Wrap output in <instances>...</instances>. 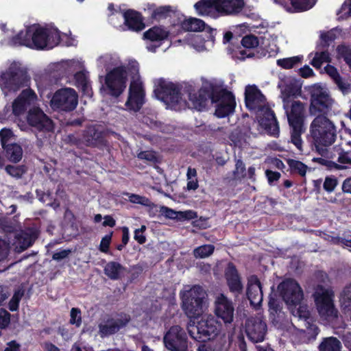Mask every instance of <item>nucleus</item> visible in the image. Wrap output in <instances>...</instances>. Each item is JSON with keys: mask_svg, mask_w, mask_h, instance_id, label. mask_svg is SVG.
Here are the masks:
<instances>
[{"mask_svg": "<svg viewBox=\"0 0 351 351\" xmlns=\"http://www.w3.org/2000/svg\"><path fill=\"white\" fill-rule=\"evenodd\" d=\"M60 41V36L49 29L34 25L27 27L25 31H20L12 36L11 42L14 45L26 46L36 49L53 48Z\"/></svg>", "mask_w": 351, "mask_h": 351, "instance_id": "f257e3e1", "label": "nucleus"}, {"mask_svg": "<svg viewBox=\"0 0 351 351\" xmlns=\"http://www.w3.org/2000/svg\"><path fill=\"white\" fill-rule=\"evenodd\" d=\"M310 136L312 146L324 156L326 147L333 144L337 138L336 127L327 117L317 116L311 123Z\"/></svg>", "mask_w": 351, "mask_h": 351, "instance_id": "f03ea898", "label": "nucleus"}, {"mask_svg": "<svg viewBox=\"0 0 351 351\" xmlns=\"http://www.w3.org/2000/svg\"><path fill=\"white\" fill-rule=\"evenodd\" d=\"M289 103H283V106L291 128V142L299 150H302L301 135L305 131V106L300 101H293L290 106Z\"/></svg>", "mask_w": 351, "mask_h": 351, "instance_id": "7ed1b4c3", "label": "nucleus"}, {"mask_svg": "<svg viewBox=\"0 0 351 351\" xmlns=\"http://www.w3.org/2000/svg\"><path fill=\"white\" fill-rule=\"evenodd\" d=\"M180 295L182 309L188 317L196 318L202 315L207 294L200 285H193Z\"/></svg>", "mask_w": 351, "mask_h": 351, "instance_id": "20e7f679", "label": "nucleus"}, {"mask_svg": "<svg viewBox=\"0 0 351 351\" xmlns=\"http://www.w3.org/2000/svg\"><path fill=\"white\" fill-rule=\"evenodd\" d=\"M220 324L212 316L197 322H190L187 326L190 337L199 342L214 339L219 333Z\"/></svg>", "mask_w": 351, "mask_h": 351, "instance_id": "39448f33", "label": "nucleus"}, {"mask_svg": "<svg viewBox=\"0 0 351 351\" xmlns=\"http://www.w3.org/2000/svg\"><path fill=\"white\" fill-rule=\"evenodd\" d=\"M30 77L27 71L16 64H11L2 73L0 85L3 91L16 92L22 88L29 86Z\"/></svg>", "mask_w": 351, "mask_h": 351, "instance_id": "423d86ee", "label": "nucleus"}, {"mask_svg": "<svg viewBox=\"0 0 351 351\" xmlns=\"http://www.w3.org/2000/svg\"><path fill=\"white\" fill-rule=\"evenodd\" d=\"M334 99L330 94L319 85L313 86L310 91L309 113L311 115L325 116L330 112Z\"/></svg>", "mask_w": 351, "mask_h": 351, "instance_id": "0eeeda50", "label": "nucleus"}, {"mask_svg": "<svg viewBox=\"0 0 351 351\" xmlns=\"http://www.w3.org/2000/svg\"><path fill=\"white\" fill-rule=\"evenodd\" d=\"M154 93L156 97L164 102L170 108L179 110L185 103L182 100L180 88L173 82H168L160 79L155 88Z\"/></svg>", "mask_w": 351, "mask_h": 351, "instance_id": "6e6552de", "label": "nucleus"}, {"mask_svg": "<svg viewBox=\"0 0 351 351\" xmlns=\"http://www.w3.org/2000/svg\"><path fill=\"white\" fill-rule=\"evenodd\" d=\"M127 71L125 66L113 68L105 76L106 93L114 98H118L124 92L127 86Z\"/></svg>", "mask_w": 351, "mask_h": 351, "instance_id": "1a4fd4ad", "label": "nucleus"}, {"mask_svg": "<svg viewBox=\"0 0 351 351\" xmlns=\"http://www.w3.org/2000/svg\"><path fill=\"white\" fill-rule=\"evenodd\" d=\"M313 295L317 311L321 317H337V311L332 300L333 292L331 290L325 289L322 285H318Z\"/></svg>", "mask_w": 351, "mask_h": 351, "instance_id": "9d476101", "label": "nucleus"}, {"mask_svg": "<svg viewBox=\"0 0 351 351\" xmlns=\"http://www.w3.org/2000/svg\"><path fill=\"white\" fill-rule=\"evenodd\" d=\"M214 98L212 104H215L216 117L224 118L233 113L236 107V101L232 92L219 85Z\"/></svg>", "mask_w": 351, "mask_h": 351, "instance_id": "9b49d317", "label": "nucleus"}, {"mask_svg": "<svg viewBox=\"0 0 351 351\" xmlns=\"http://www.w3.org/2000/svg\"><path fill=\"white\" fill-rule=\"evenodd\" d=\"M77 103V94L71 88L58 90L51 99V106L53 109L65 112L75 110Z\"/></svg>", "mask_w": 351, "mask_h": 351, "instance_id": "f8f14e48", "label": "nucleus"}, {"mask_svg": "<svg viewBox=\"0 0 351 351\" xmlns=\"http://www.w3.org/2000/svg\"><path fill=\"white\" fill-rule=\"evenodd\" d=\"M166 348L170 351H189L186 332L181 326H171L164 336Z\"/></svg>", "mask_w": 351, "mask_h": 351, "instance_id": "ddd939ff", "label": "nucleus"}, {"mask_svg": "<svg viewBox=\"0 0 351 351\" xmlns=\"http://www.w3.org/2000/svg\"><path fill=\"white\" fill-rule=\"evenodd\" d=\"M278 289L283 300L289 306H296L303 299V291L294 279L283 280L278 285Z\"/></svg>", "mask_w": 351, "mask_h": 351, "instance_id": "4468645a", "label": "nucleus"}, {"mask_svg": "<svg viewBox=\"0 0 351 351\" xmlns=\"http://www.w3.org/2000/svg\"><path fill=\"white\" fill-rule=\"evenodd\" d=\"M218 86L215 83L208 82L203 84L197 93H190L189 99L192 101L194 108L201 111L206 108L209 99L213 103Z\"/></svg>", "mask_w": 351, "mask_h": 351, "instance_id": "2eb2a0df", "label": "nucleus"}, {"mask_svg": "<svg viewBox=\"0 0 351 351\" xmlns=\"http://www.w3.org/2000/svg\"><path fill=\"white\" fill-rule=\"evenodd\" d=\"M245 330L249 339L254 343L264 341L267 326L261 317H250L245 321Z\"/></svg>", "mask_w": 351, "mask_h": 351, "instance_id": "dca6fc26", "label": "nucleus"}, {"mask_svg": "<svg viewBox=\"0 0 351 351\" xmlns=\"http://www.w3.org/2000/svg\"><path fill=\"white\" fill-rule=\"evenodd\" d=\"M119 317H108L99 324V332L101 337H108L125 328L130 321V317L125 313L118 315Z\"/></svg>", "mask_w": 351, "mask_h": 351, "instance_id": "f3484780", "label": "nucleus"}, {"mask_svg": "<svg viewBox=\"0 0 351 351\" xmlns=\"http://www.w3.org/2000/svg\"><path fill=\"white\" fill-rule=\"evenodd\" d=\"M28 124L38 131L50 132L53 129L52 120L38 107L29 109L27 115Z\"/></svg>", "mask_w": 351, "mask_h": 351, "instance_id": "a211bd4d", "label": "nucleus"}, {"mask_svg": "<svg viewBox=\"0 0 351 351\" xmlns=\"http://www.w3.org/2000/svg\"><path fill=\"white\" fill-rule=\"evenodd\" d=\"M145 93L141 82L133 81L129 87L128 97L125 106L130 111L138 112L144 105Z\"/></svg>", "mask_w": 351, "mask_h": 351, "instance_id": "6ab92c4d", "label": "nucleus"}, {"mask_svg": "<svg viewBox=\"0 0 351 351\" xmlns=\"http://www.w3.org/2000/svg\"><path fill=\"white\" fill-rule=\"evenodd\" d=\"M234 308L232 302L223 294H220L215 302V314L226 325L234 319Z\"/></svg>", "mask_w": 351, "mask_h": 351, "instance_id": "aec40b11", "label": "nucleus"}, {"mask_svg": "<svg viewBox=\"0 0 351 351\" xmlns=\"http://www.w3.org/2000/svg\"><path fill=\"white\" fill-rule=\"evenodd\" d=\"M82 141L87 147H100L106 145L105 133L97 125H88L83 131Z\"/></svg>", "mask_w": 351, "mask_h": 351, "instance_id": "412c9836", "label": "nucleus"}, {"mask_svg": "<svg viewBox=\"0 0 351 351\" xmlns=\"http://www.w3.org/2000/svg\"><path fill=\"white\" fill-rule=\"evenodd\" d=\"M37 99L36 93L28 88L23 90L12 103V112L16 116L23 114Z\"/></svg>", "mask_w": 351, "mask_h": 351, "instance_id": "4be33fe9", "label": "nucleus"}, {"mask_svg": "<svg viewBox=\"0 0 351 351\" xmlns=\"http://www.w3.org/2000/svg\"><path fill=\"white\" fill-rule=\"evenodd\" d=\"M224 277L229 290L234 295H239L243 291V285L239 271L232 262H229L224 271Z\"/></svg>", "mask_w": 351, "mask_h": 351, "instance_id": "5701e85b", "label": "nucleus"}, {"mask_svg": "<svg viewBox=\"0 0 351 351\" xmlns=\"http://www.w3.org/2000/svg\"><path fill=\"white\" fill-rule=\"evenodd\" d=\"M266 98L256 85H247L245 89V107L250 110L260 108L265 102Z\"/></svg>", "mask_w": 351, "mask_h": 351, "instance_id": "b1692460", "label": "nucleus"}, {"mask_svg": "<svg viewBox=\"0 0 351 351\" xmlns=\"http://www.w3.org/2000/svg\"><path fill=\"white\" fill-rule=\"evenodd\" d=\"M246 295L252 306L261 304L263 297L262 285L256 275H252L248 278Z\"/></svg>", "mask_w": 351, "mask_h": 351, "instance_id": "393cba45", "label": "nucleus"}, {"mask_svg": "<svg viewBox=\"0 0 351 351\" xmlns=\"http://www.w3.org/2000/svg\"><path fill=\"white\" fill-rule=\"evenodd\" d=\"M124 25L132 32H139L145 29L144 19L141 12L128 9L123 14Z\"/></svg>", "mask_w": 351, "mask_h": 351, "instance_id": "a878e982", "label": "nucleus"}, {"mask_svg": "<svg viewBox=\"0 0 351 351\" xmlns=\"http://www.w3.org/2000/svg\"><path fill=\"white\" fill-rule=\"evenodd\" d=\"M147 10L150 12V19L152 21H160L168 17H178L180 15L176 9L171 5L156 7L155 4H148Z\"/></svg>", "mask_w": 351, "mask_h": 351, "instance_id": "bb28decb", "label": "nucleus"}, {"mask_svg": "<svg viewBox=\"0 0 351 351\" xmlns=\"http://www.w3.org/2000/svg\"><path fill=\"white\" fill-rule=\"evenodd\" d=\"M180 24L182 29L186 32H202L206 31L210 34L213 29L208 26L205 22L199 19L189 18V19H183L178 17L177 23H173V25Z\"/></svg>", "mask_w": 351, "mask_h": 351, "instance_id": "cd10ccee", "label": "nucleus"}, {"mask_svg": "<svg viewBox=\"0 0 351 351\" xmlns=\"http://www.w3.org/2000/svg\"><path fill=\"white\" fill-rule=\"evenodd\" d=\"M244 6V0H219V15H237L242 11Z\"/></svg>", "mask_w": 351, "mask_h": 351, "instance_id": "c85d7f7f", "label": "nucleus"}, {"mask_svg": "<svg viewBox=\"0 0 351 351\" xmlns=\"http://www.w3.org/2000/svg\"><path fill=\"white\" fill-rule=\"evenodd\" d=\"M260 125L267 132L275 135L279 132V126L274 112L270 108H267L258 120Z\"/></svg>", "mask_w": 351, "mask_h": 351, "instance_id": "c756f323", "label": "nucleus"}, {"mask_svg": "<svg viewBox=\"0 0 351 351\" xmlns=\"http://www.w3.org/2000/svg\"><path fill=\"white\" fill-rule=\"evenodd\" d=\"M219 0H199L194 5L197 14L200 16H208L213 11L219 14Z\"/></svg>", "mask_w": 351, "mask_h": 351, "instance_id": "7c9ffc66", "label": "nucleus"}, {"mask_svg": "<svg viewBox=\"0 0 351 351\" xmlns=\"http://www.w3.org/2000/svg\"><path fill=\"white\" fill-rule=\"evenodd\" d=\"M169 36V32L161 26H154L147 30L143 34V38L152 42L159 43L167 40Z\"/></svg>", "mask_w": 351, "mask_h": 351, "instance_id": "2f4dec72", "label": "nucleus"}, {"mask_svg": "<svg viewBox=\"0 0 351 351\" xmlns=\"http://www.w3.org/2000/svg\"><path fill=\"white\" fill-rule=\"evenodd\" d=\"M276 3L285 5L287 0H274ZM295 12H302L311 9L316 3V0H289Z\"/></svg>", "mask_w": 351, "mask_h": 351, "instance_id": "473e14b6", "label": "nucleus"}, {"mask_svg": "<svg viewBox=\"0 0 351 351\" xmlns=\"http://www.w3.org/2000/svg\"><path fill=\"white\" fill-rule=\"evenodd\" d=\"M125 268L119 262L110 261L104 267V271L110 280H117L121 278Z\"/></svg>", "mask_w": 351, "mask_h": 351, "instance_id": "72a5a7b5", "label": "nucleus"}, {"mask_svg": "<svg viewBox=\"0 0 351 351\" xmlns=\"http://www.w3.org/2000/svg\"><path fill=\"white\" fill-rule=\"evenodd\" d=\"M3 149L10 162L17 163L22 159L23 149L21 145L16 143H10L3 147Z\"/></svg>", "mask_w": 351, "mask_h": 351, "instance_id": "f704fd0d", "label": "nucleus"}, {"mask_svg": "<svg viewBox=\"0 0 351 351\" xmlns=\"http://www.w3.org/2000/svg\"><path fill=\"white\" fill-rule=\"evenodd\" d=\"M75 86L80 88L83 94L89 95L91 88L90 86L88 73L84 71L77 72L74 75Z\"/></svg>", "mask_w": 351, "mask_h": 351, "instance_id": "c9c22d12", "label": "nucleus"}, {"mask_svg": "<svg viewBox=\"0 0 351 351\" xmlns=\"http://www.w3.org/2000/svg\"><path fill=\"white\" fill-rule=\"evenodd\" d=\"M340 302L343 313L351 319V284L343 288L341 293Z\"/></svg>", "mask_w": 351, "mask_h": 351, "instance_id": "e433bc0d", "label": "nucleus"}, {"mask_svg": "<svg viewBox=\"0 0 351 351\" xmlns=\"http://www.w3.org/2000/svg\"><path fill=\"white\" fill-rule=\"evenodd\" d=\"M341 341L335 337L324 338L318 348L319 351H341Z\"/></svg>", "mask_w": 351, "mask_h": 351, "instance_id": "4c0bfd02", "label": "nucleus"}, {"mask_svg": "<svg viewBox=\"0 0 351 351\" xmlns=\"http://www.w3.org/2000/svg\"><path fill=\"white\" fill-rule=\"evenodd\" d=\"M301 91V87L296 82L289 81L285 83L282 90L283 103L289 102V99L292 96L297 95Z\"/></svg>", "mask_w": 351, "mask_h": 351, "instance_id": "58836bf2", "label": "nucleus"}, {"mask_svg": "<svg viewBox=\"0 0 351 351\" xmlns=\"http://www.w3.org/2000/svg\"><path fill=\"white\" fill-rule=\"evenodd\" d=\"M16 241L18 244L16 247H19V250L23 252L33 245L35 237L32 233L22 232L16 237Z\"/></svg>", "mask_w": 351, "mask_h": 351, "instance_id": "ea45409f", "label": "nucleus"}, {"mask_svg": "<svg viewBox=\"0 0 351 351\" xmlns=\"http://www.w3.org/2000/svg\"><path fill=\"white\" fill-rule=\"evenodd\" d=\"M125 195L128 197L129 201L134 204H138L147 207L151 210L155 208L157 211V206L153 203L149 198L134 193H125Z\"/></svg>", "mask_w": 351, "mask_h": 351, "instance_id": "a19ab883", "label": "nucleus"}, {"mask_svg": "<svg viewBox=\"0 0 351 351\" xmlns=\"http://www.w3.org/2000/svg\"><path fill=\"white\" fill-rule=\"evenodd\" d=\"M321 51H317L311 64L315 68L320 67L324 62H330V54L328 49H320Z\"/></svg>", "mask_w": 351, "mask_h": 351, "instance_id": "79ce46f5", "label": "nucleus"}, {"mask_svg": "<svg viewBox=\"0 0 351 351\" xmlns=\"http://www.w3.org/2000/svg\"><path fill=\"white\" fill-rule=\"evenodd\" d=\"M6 173L10 176L16 179L21 178L27 171V167L25 165H8L5 167Z\"/></svg>", "mask_w": 351, "mask_h": 351, "instance_id": "37998d69", "label": "nucleus"}, {"mask_svg": "<svg viewBox=\"0 0 351 351\" xmlns=\"http://www.w3.org/2000/svg\"><path fill=\"white\" fill-rule=\"evenodd\" d=\"M287 162L291 172L297 173L302 177L306 176L308 167L304 163L300 160L291 158L288 159Z\"/></svg>", "mask_w": 351, "mask_h": 351, "instance_id": "c03bdc74", "label": "nucleus"}, {"mask_svg": "<svg viewBox=\"0 0 351 351\" xmlns=\"http://www.w3.org/2000/svg\"><path fill=\"white\" fill-rule=\"evenodd\" d=\"M302 56H293L291 58H281L277 60V65L285 69H290L297 64L301 63Z\"/></svg>", "mask_w": 351, "mask_h": 351, "instance_id": "a18cd8bd", "label": "nucleus"}, {"mask_svg": "<svg viewBox=\"0 0 351 351\" xmlns=\"http://www.w3.org/2000/svg\"><path fill=\"white\" fill-rule=\"evenodd\" d=\"M336 38V34L332 30L322 33L320 35V43L317 46V49H328Z\"/></svg>", "mask_w": 351, "mask_h": 351, "instance_id": "49530a36", "label": "nucleus"}, {"mask_svg": "<svg viewBox=\"0 0 351 351\" xmlns=\"http://www.w3.org/2000/svg\"><path fill=\"white\" fill-rule=\"evenodd\" d=\"M215 250V246L211 244H205L196 247L193 254L196 258H204L210 256Z\"/></svg>", "mask_w": 351, "mask_h": 351, "instance_id": "de8ad7c7", "label": "nucleus"}, {"mask_svg": "<svg viewBox=\"0 0 351 351\" xmlns=\"http://www.w3.org/2000/svg\"><path fill=\"white\" fill-rule=\"evenodd\" d=\"M23 295L24 290L21 289L14 291L12 298L8 303V308L10 311L14 312L19 309L20 301Z\"/></svg>", "mask_w": 351, "mask_h": 351, "instance_id": "09e8293b", "label": "nucleus"}, {"mask_svg": "<svg viewBox=\"0 0 351 351\" xmlns=\"http://www.w3.org/2000/svg\"><path fill=\"white\" fill-rule=\"evenodd\" d=\"M337 51L338 56L343 59L346 64H348L351 69V47L344 45H340L337 46Z\"/></svg>", "mask_w": 351, "mask_h": 351, "instance_id": "8fccbe9b", "label": "nucleus"}, {"mask_svg": "<svg viewBox=\"0 0 351 351\" xmlns=\"http://www.w3.org/2000/svg\"><path fill=\"white\" fill-rule=\"evenodd\" d=\"M241 45L245 49H254L259 45L258 38L253 34L246 35L243 37Z\"/></svg>", "mask_w": 351, "mask_h": 351, "instance_id": "3c124183", "label": "nucleus"}, {"mask_svg": "<svg viewBox=\"0 0 351 351\" xmlns=\"http://www.w3.org/2000/svg\"><path fill=\"white\" fill-rule=\"evenodd\" d=\"M245 165L241 159H237L233 176L235 179H242L246 176Z\"/></svg>", "mask_w": 351, "mask_h": 351, "instance_id": "603ef678", "label": "nucleus"}, {"mask_svg": "<svg viewBox=\"0 0 351 351\" xmlns=\"http://www.w3.org/2000/svg\"><path fill=\"white\" fill-rule=\"evenodd\" d=\"M69 323L75 325L76 327H80L82 324V313L78 308H72L70 312Z\"/></svg>", "mask_w": 351, "mask_h": 351, "instance_id": "864d4df0", "label": "nucleus"}, {"mask_svg": "<svg viewBox=\"0 0 351 351\" xmlns=\"http://www.w3.org/2000/svg\"><path fill=\"white\" fill-rule=\"evenodd\" d=\"M338 184V180L335 176H326L323 183L324 189L328 193H332Z\"/></svg>", "mask_w": 351, "mask_h": 351, "instance_id": "5fc2aeb1", "label": "nucleus"}, {"mask_svg": "<svg viewBox=\"0 0 351 351\" xmlns=\"http://www.w3.org/2000/svg\"><path fill=\"white\" fill-rule=\"evenodd\" d=\"M137 157L141 160H145L152 163H157L159 162L156 152L153 151H141L138 154Z\"/></svg>", "mask_w": 351, "mask_h": 351, "instance_id": "6e6d98bb", "label": "nucleus"}, {"mask_svg": "<svg viewBox=\"0 0 351 351\" xmlns=\"http://www.w3.org/2000/svg\"><path fill=\"white\" fill-rule=\"evenodd\" d=\"M113 232H110L109 234H106L101 240L99 250L100 252L108 254L109 252L110 245L112 241Z\"/></svg>", "mask_w": 351, "mask_h": 351, "instance_id": "4d7b16f0", "label": "nucleus"}, {"mask_svg": "<svg viewBox=\"0 0 351 351\" xmlns=\"http://www.w3.org/2000/svg\"><path fill=\"white\" fill-rule=\"evenodd\" d=\"M263 45H264L265 50L267 53V57H274L277 55L278 52V47L276 44L273 42H270L268 40L263 42Z\"/></svg>", "mask_w": 351, "mask_h": 351, "instance_id": "13d9d810", "label": "nucleus"}, {"mask_svg": "<svg viewBox=\"0 0 351 351\" xmlns=\"http://www.w3.org/2000/svg\"><path fill=\"white\" fill-rule=\"evenodd\" d=\"M333 82L343 93H348L350 90V84L341 75Z\"/></svg>", "mask_w": 351, "mask_h": 351, "instance_id": "bf43d9fd", "label": "nucleus"}, {"mask_svg": "<svg viewBox=\"0 0 351 351\" xmlns=\"http://www.w3.org/2000/svg\"><path fill=\"white\" fill-rule=\"evenodd\" d=\"M146 226L142 225L140 228L136 229L134 232V239L140 245L144 244L147 241L146 237L144 234Z\"/></svg>", "mask_w": 351, "mask_h": 351, "instance_id": "052dcab7", "label": "nucleus"}, {"mask_svg": "<svg viewBox=\"0 0 351 351\" xmlns=\"http://www.w3.org/2000/svg\"><path fill=\"white\" fill-rule=\"evenodd\" d=\"M13 136L12 131L9 128H3L0 130V141L3 147L8 145V141Z\"/></svg>", "mask_w": 351, "mask_h": 351, "instance_id": "680f3d73", "label": "nucleus"}, {"mask_svg": "<svg viewBox=\"0 0 351 351\" xmlns=\"http://www.w3.org/2000/svg\"><path fill=\"white\" fill-rule=\"evenodd\" d=\"M269 309L271 314L278 313L281 310L280 302L277 298L270 296L268 302Z\"/></svg>", "mask_w": 351, "mask_h": 351, "instance_id": "e2e57ef3", "label": "nucleus"}, {"mask_svg": "<svg viewBox=\"0 0 351 351\" xmlns=\"http://www.w3.org/2000/svg\"><path fill=\"white\" fill-rule=\"evenodd\" d=\"M10 313L6 310H3L0 313V329L6 328L10 323Z\"/></svg>", "mask_w": 351, "mask_h": 351, "instance_id": "0e129e2a", "label": "nucleus"}, {"mask_svg": "<svg viewBox=\"0 0 351 351\" xmlns=\"http://www.w3.org/2000/svg\"><path fill=\"white\" fill-rule=\"evenodd\" d=\"M341 16L348 19L351 16V0H346L341 7Z\"/></svg>", "mask_w": 351, "mask_h": 351, "instance_id": "69168bd1", "label": "nucleus"}, {"mask_svg": "<svg viewBox=\"0 0 351 351\" xmlns=\"http://www.w3.org/2000/svg\"><path fill=\"white\" fill-rule=\"evenodd\" d=\"M256 48V49L255 52L250 53L247 55V58L255 57L256 58H262L263 57H267V53L265 50V47L263 43L260 47H257Z\"/></svg>", "mask_w": 351, "mask_h": 351, "instance_id": "338daca9", "label": "nucleus"}, {"mask_svg": "<svg viewBox=\"0 0 351 351\" xmlns=\"http://www.w3.org/2000/svg\"><path fill=\"white\" fill-rule=\"evenodd\" d=\"M265 175L268 180V183L271 185L274 182L278 181L281 175L278 171H274L272 170L267 169L265 171Z\"/></svg>", "mask_w": 351, "mask_h": 351, "instance_id": "774afa93", "label": "nucleus"}]
</instances>
